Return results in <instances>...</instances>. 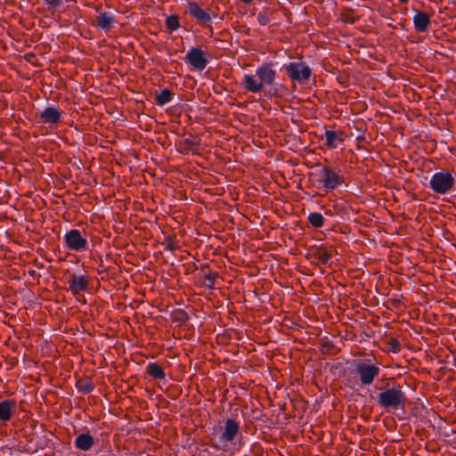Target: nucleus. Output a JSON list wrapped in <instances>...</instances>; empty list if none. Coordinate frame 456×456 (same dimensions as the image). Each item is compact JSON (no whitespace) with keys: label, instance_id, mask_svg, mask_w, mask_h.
Wrapping results in <instances>:
<instances>
[{"label":"nucleus","instance_id":"15","mask_svg":"<svg viewBox=\"0 0 456 456\" xmlns=\"http://www.w3.org/2000/svg\"><path fill=\"white\" fill-rule=\"evenodd\" d=\"M414 28L418 32H426L430 24V17L428 13L418 11L413 16Z\"/></svg>","mask_w":456,"mask_h":456},{"label":"nucleus","instance_id":"9","mask_svg":"<svg viewBox=\"0 0 456 456\" xmlns=\"http://www.w3.org/2000/svg\"><path fill=\"white\" fill-rule=\"evenodd\" d=\"M64 241L67 247L74 251H83L88 248V242L86 238L82 237L81 232L72 229L64 235Z\"/></svg>","mask_w":456,"mask_h":456},{"label":"nucleus","instance_id":"2","mask_svg":"<svg viewBox=\"0 0 456 456\" xmlns=\"http://www.w3.org/2000/svg\"><path fill=\"white\" fill-rule=\"evenodd\" d=\"M221 434L218 436V441L216 443H212V447L226 452L229 448V445H236L237 439L240 436V424L234 419H227L224 421V425L220 428Z\"/></svg>","mask_w":456,"mask_h":456},{"label":"nucleus","instance_id":"19","mask_svg":"<svg viewBox=\"0 0 456 456\" xmlns=\"http://www.w3.org/2000/svg\"><path fill=\"white\" fill-rule=\"evenodd\" d=\"M146 373L154 379H166V373L163 368L156 362L148 363L146 366Z\"/></svg>","mask_w":456,"mask_h":456},{"label":"nucleus","instance_id":"32","mask_svg":"<svg viewBox=\"0 0 456 456\" xmlns=\"http://www.w3.org/2000/svg\"><path fill=\"white\" fill-rule=\"evenodd\" d=\"M241 1H242L243 3H245V4H248V3L252 2V0H241Z\"/></svg>","mask_w":456,"mask_h":456},{"label":"nucleus","instance_id":"23","mask_svg":"<svg viewBox=\"0 0 456 456\" xmlns=\"http://www.w3.org/2000/svg\"><path fill=\"white\" fill-rule=\"evenodd\" d=\"M166 26L169 31H175L180 27L179 19L176 15H169L166 19Z\"/></svg>","mask_w":456,"mask_h":456},{"label":"nucleus","instance_id":"10","mask_svg":"<svg viewBox=\"0 0 456 456\" xmlns=\"http://www.w3.org/2000/svg\"><path fill=\"white\" fill-rule=\"evenodd\" d=\"M187 12L200 25L211 28V15L203 10L196 2L189 1L187 3Z\"/></svg>","mask_w":456,"mask_h":456},{"label":"nucleus","instance_id":"1","mask_svg":"<svg viewBox=\"0 0 456 456\" xmlns=\"http://www.w3.org/2000/svg\"><path fill=\"white\" fill-rule=\"evenodd\" d=\"M277 77L278 74L271 67V64L265 63L256 68L255 75L244 74L242 86L251 93H259L264 86H270L273 94H276L278 84L275 83V79Z\"/></svg>","mask_w":456,"mask_h":456},{"label":"nucleus","instance_id":"18","mask_svg":"<svg viewBox=\"0 0 456 456\" xmlns=\"http://www.w3.org/2000/svg\"><path fill=\"white\" fill-rule=\"evenodd\" d=\"M333 252L334 248L331 246L327 248L324 247L323 245H321L320 247L316 248V250L313 254V256L322 265H330L331 263L330 260Z\"/></svg>","mask_w":456,"mask_h":456},{"label":"nucleus","instance_id":"24","mask_svg":"<svg viewBox=\"0 0 456 456\" xmlns=\"http://www.w3.org/2000/svg\"><path fill=\"white\" fill-rule=\"evenodd\" d=\"M215 278L216 274H212L211 273H204V286L212 289L215 285Z\"/></svg>","mask_w":456,"mask_h":456},{"label":"nucleus","instance_id":"4","mask_svg":"<svg viewBox=\"0 0 456 456\" xmlns=\"http://www.w3.org/2000/svg\"><path fill=\"white\" fill-rule=\"evenodd\" d=\"M319 188H323L326 191H333L339 185L344 183V177L339 172L335 171L329 166H323L318 171Z\"/></svg>","mask_w":456,"mask_h":456},{"label":"nucleus","instance_id":"17","mask_svg":"<svg viewBox=\"0 0 456 456\" xmlns=\"http://www.w3.org/2000/svg\"><path fill=\"white\" fill-rule=\"evenodd\" d=\"M326 145L330 149L337 148L344 141V134L342 131H325Z\"/></svg>","mask_w":456,"mask_h":456},{"label":"nucleus","instance_id":"6","mask_svg":"<svg viewBox=\"0 0 456 456\" xmlns=\"http://www.w3.org/2000/svg\"><path fill=\"white\" fill-rule=\"evenodd\" d=\"M288 77L299 84H306L313 75L311 68L304 61H293L283 65Z\"/></svg>","mask_w":456,"mask_h":456},{"label":"nucleus","instance_id":"27","mask_svg":"<svg viewBox=\"0 0 456 456\" xmlns=\"http://www.w3.org/2000/svg\"><path fill=\"white\" fill-rule=\"evenodd\" d=\"M175 319L176 322L185 323L189 320V316L185 311L179 309L175 312Z\"/></svg>","mask_w":456,"mask_h":456},{"label":"nucleus","instance_id":"14","mask_svg":"<svg viewBox=\"0 0 456 456\" xmlns=\"http://www.w3.org/2000/svg\"><path fill=\"white\" fill-rule=\"evenodd\" d=\"M68 283L73 295H77L79 292L86 290L88 287L86 276L76 273L71 274L70 278L68 280Z\"/></svg>","mask_w":456,"mask_h":456},{"label":"nucleus","instance_id":"7","mask_svg":"<svg viewBox=\"0 0 456 456\" xmlns=\"http://www.w3.org/2000/svg\"><path fill=\"white\" fill-rule=\"evenodd\" d=\"M355 371L362 386H370L380 372L379 367L371 364L370 360L358 362Z\"/></svg>","mask_w":456,"mask_h":456},{"label":"nucleus","instance_id":"5","mask_svg":"<svg viewBox=\"0 0 456 456\" xmlns=\"http://www.w3.org/2000/svg\"><path fill=\"white\" fill-rule=\"evenodd\" d=\"M455 179L448 171H440L433 174L429 180V187L438 194H445L454 189Z\"/></svg>","mask_w":456,"mask_h":456},{"label":"nucleus","instance_id":"33","mask_svg":"<svg viewBox=\"0 0 456 456\" xmlns=\"http://www.w3.org/2000/svg\"><path fill=\"white\" fill-rule=\"evenodd\" d=\"M401 3H406L408 2L409 0H399Z\"/></svg>","mask_w":456,"mask_h":456},{"label":"nucleus","instance_id":"29","mask_svg":"<svg viewBox=\"0 0 456 456\" xmlns=\"http://www.w3.org/2000/svg\"><path fill=\"white\" fill-rule=\"evenodd\" d=\"M390 349L394 352V353H397L399 350H400V344L398 341L396 340H392L390 343Z\"/></svg>","mask_w":456,"mask_h":456},{"label":"nucleus","instance_id":"20","mask_svg":"<svg viewBox=\"0 0 456 456\" xmlns=\"http://www.w3.org/2000/svg\"><path fill=\"white\" fill-rule=\"evenodd\" d=\"M174 94L167 88L163 89L155 97V102L159 106H164L172 102Z\"/></svg>","mask_w":456,"mask_h":456},{"label":"nucleus","instance_id":"16","mask_svg":"<svg viewBox=\"0 0 456 456\" xmlns=\"http://www.w3.org/2000/svg\"><path fill=\"white\" fill-rule=\"evenodd\" d=\"M94 444V439L88 432L78 435L74 441V446L81 451H89Z\"/></svg>","mask_w":456,"mask_h":456},{"label":"nucleus","instance_id":"12","mask_svg":"<svg viewBox=\"0 0 456 456\" xmlns=\"http://www.w3.org/2000/svg\"><path fill=\"white\" fill-rule=\"evenodd\" d=\"M17 402L12 399H5L0 402V421L6 423L17 413Z\"/></svg>","mask_w":456,"mask_h":456},{"label":"nucleus","instance_id":"8","mask_svg":"<svg viewBox=\"0 0 456 456\" xmlns=\"http://www.w3.org/2000/svg\"><path fill=\"white\" fill-rule=\"evenodd\" d=\"M185 63L190 64L196 70H203L208 61L205 53L199 47H191L183 57Z\"/></svg>","mask_w":456,"mask_h":456},{"label":"nucleus","instance_id":"22","mask_svg":"<svg viewBox=\"0 0 456 456\" xmlns=\"http://www.w3.org/2000/svg\"><path fill=\"white\" fill-rule=\"evenodd\" d=\"M308 222L314 228H321L324 224V217L321 213L312 212L308 215Z\"/></svg>","mask_w":456,"mask_h":456},{"label":"nucleus","instance_id":"26","mask_svg":"<svg viewBox=\"0 0 456 456\" xmlns=\"http://www.w3.org/2000/svg\"><path fill=\"white\" fill-rule=\"evenodd\" d=\"M195 145V142L191 141V139H185L183 142L182 149L180 150V152L183 154H187L192 147Z\"/></svg>","mask_w":456,"mask_h":456},{"label":"nucleus","instance_id":"3","mask_svg":"<svg viewBox=\"0 0 456 456\" xmlns=\"http://www.w3.org/2000/svg\"><path fill=\"white\" fill-rule=\"evenodd\" d=\"M406 401V395L399 385L385 389L378 396L379 406L387 410L403 409Z\"/></svg>","mask_w":456,"mask_h":456},{"label":"nucleus","instance_id":"30","mask_svg":"<svg viewBox=\"0 0 456 456\" xmlns=\"http://www.w3.org/2000/svg\"><path fill=\"white\" fill-rule=\"evenodd\" d=\"M28 273L29 276H31L33 278H37L38 279L40 277V274L37 273V272L36 270H34V269L28 270Z\"/></svg>","mask_w":456,"mask_h":456},{"label":"nucleus","instance_id":"11","mask_svg":"<svg viewBox=\"0 0 456 456\" xmlns=\"http://www.w3.org/2000/svg\"><path fill=\"white\" fill-rule=\"evenodd\" d=\"M61 117V110L56 105L47 106L39 113L40 120L45 124H57L60 122Z\"/></svg>","mask_w":456,"mask_h":456},{"label":"nucleus","instance_id":"21","mask_svg":"<svg viewBox=\"0 0 456 456\" xmlns=\"http://www.w3.org/2000/svg\"><path fill=\"white\" fill-rule=\"evenodd\" d=\"M75 387L78 392L83 393V394H89L95 387L94 384L92 381H87V380H83V379L77 380L76 382Z\"/></svg>","mask_w":456,"mask_h":456},{"label":"nucleus","instance_id":"28","mask_svg":"<svg viewBox=\"0 0 456 456\" xmlns=\"http://www.w3.org/2000/svg\"><path fill=\"white\" fill-rule=\"evenodd\" d=\"M45 4L47 5L48 8H57L62 4L61 0H45Z\"/></svg>","mask_w":456,"mask_h":456},{"label":"nucleus","instance_id":"31","mask_svg":"<svg viewBox=\"0 0 456 456\" xmlns=\"http://www.w3.org/2000/svg\"><path fill=\"white\" fill-rule=\"evenodd\" d=\"M333 345L331 342H327V343H324L322 347L323 349L326 348V351L329 352L330 351V348L332 347Z\"/></svg>","mask_w":456,"mask_h":456},{"label":"nucleus","instance_id":"13","mask_svg":"<svg viewBox=\"0 0 456 456\" xmlns=\"http://www.w3.org/2000/svg\"><path fill=\"white\" fill-rule=\"evenodd\" d=\"M115 24V16L112 13L107 12H101L97 16L96 20L94 22V27L105 32L110 30Z\"/></svg>","mask_w":456,"mask_h":456},{"label":"nucleus","instance_id":"25","mask_svg":"<svg viewBox=\"0 0 456 456\" xmlns=\"http://www.w3.org/2000/svg\"><path fill=\"white\" fill-rule=\"evenodd\" d=\"M258 23L262 26H265L270 22L269 14L266 12H260L256 15Z\"/></svg>","mask_w":456,"mask_h":456}]
</instances>
